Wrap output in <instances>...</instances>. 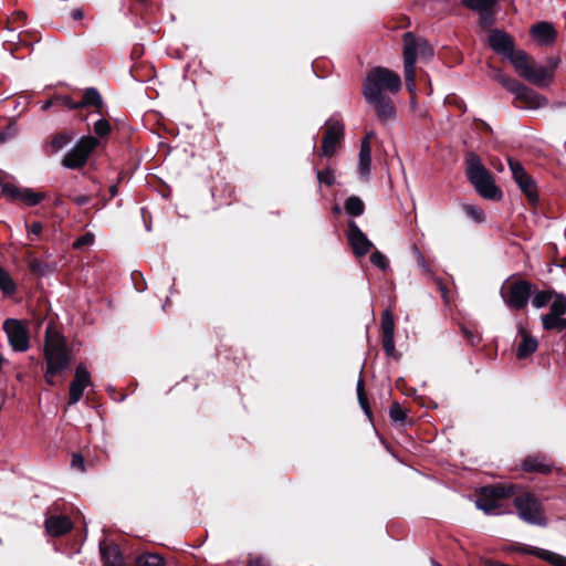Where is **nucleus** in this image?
Listing matches in <instances>:
<instances>
[{
    "label": "nucleus",
    "mask_w": 566,
    "mask_h": 566,
    "mask_svg": "<svg viewBox=\"0 0 566 566\" xmlns=\"http://www.w3.org/2000/svg\"><path fill=\"white\" fill-rule=\"evenodd\" d=\"M52 103H53L52 101H45V102L41 105V109H42V111H44V112H45V111H48V109H50V107L52 106Z\"/></svg>",
    "instance_id": "55"
},
{
    "label": "nucleus",
    "mask_w": 566,
    "mask_h": 566,
    "mask_svg": "<svg viewBox=\"0 0 566 566\" xmlns=\"http://www.w3.org/2000/svg\"><path fill=\"white\" fill-rule=\"evenodd\" d=\"M514 505L522 521L537 526H545L547 524L543 504L535 494L524 492L517 495L514 499Z\"/></svg>",
    "instance_id": "4"
},
{
    "label": "nucleus",
    "mask_w": 566,
    "mask_h": 566,
    "mask_svg": "<svg viewBox=\"0 0 566 566\" xmlns=\"http://www.w3.org/2000/svg\"><path fill=\"white\" fill-rule=\"evenodd\" d=\"M496 2L497 0H462L467 8L481 12L485 22L492 20V9Z\"/></svg>",
    "instance_id": "25"
},
{
    "label": "nucleus",
    "mask_w": 566,
    "mask_h": 566,
    "mask_svg": "<svg viewBox=\"0 0 566 566\" xmlns=\"http://www.w3.org/2000/svg\"><path fill=\"white\" fill-rule=\"evenodd\" d=\"M496 78L509 92L513 93L516 98L524 101L530 108H539L548 104V101L544 96L512 77L497 74Z\"/></svg>",
    "instance_id": "8"
},
{
    "label": "nucleus",
    "mask_w": 566,
    "mask_h": 566,
    "mask_svg": "<svg viewBox=\"0 0 566 566\" xmlns=\"http://www.w3.org/2000/svg\"><path fill=\"white\" fill-rule=\"evenodd\" d=\"M116 192H117V187H116V186H112V187H111V193H112V196H115V195H116Z\"/></svg>",
    "instance_id": "57"
},
{
    "label": "nucleus",
    "mask_w": 566,
    "mask_h": 566,
    "mask_svg": "<svg viewBox=\"0 0 566 566\" xmlns=\"http://www.w3.org/2000/svg\"><path fill=\"white\" fill-rule=\"evenodd\" d=\"M73 523L65 515H52L45 520L46 532L52 536H62L70 532Z\"/></svg>",
    "instance_id": "20"
},
{
    "label": "nucleus",
    "mask_w": 566,
    "mask_h": 566,
    "mask_svg": "<svg viewBox=\"0 0 566 566\" xmlns=\"http://www.w3.org/2000/svg\"><path fill=\"white\" fill-rule=\"evenodd\" d=\"M0 290L7 295L13 294L17 290L15 283L2 266H0Z\"/></svg>",
    "instance_id": "33"
},
{
    "label": "nucleus",
    "mask_w": 566,
    "mask_h": 566,
    "mask_svg": "<svg viewBox=\"0 0 566 566\" xmlns=\"http://www.w3.org/2000/svg\"><path fill=\"white\" fill-rule=\"evenodd\" d=\"M359 405L368 418L371 417V412L368 406L367 397L358 398Z\"/></svg>",
    "instance_id": "49"
},
{
    "label": "nucleus",
    "mask_w": 566,
    "mask_h": 566,
    "mask_svg": "<svg viewBox=\"0 0 566 566\" xmlns=\"http://www.w3.org/2000/svg\"><path fill=\"white\" fill-rule=\"evenodd\" d=\"M441 291H442V295L446 296V293H447L446 289L442 287Z\"/></svg>",
    "instance_id": "60"
},
{
    "label": "nucleus",
    "mask_w": 566,
    "mask_h": 566,
    "mask_svg": "<svg viewBox=\"0 0 566 566\" xmlns=\"http://www.w3.org/2000/svg\"><path fill=\"white\" fill-rule=\"evenodd\" d=\"M27 228H28V238L31 241H33L35 238H38L43 231L42 223L38 222V221L31 223L30 226L27 224Z\"/></svg>",
    "instance_id": "45"
},
{
    "label": "nucleus",
    "mask_w": 566,
    "mask_h": 566,
    "mask_svg": "<svg viewBox=\"0 0 566 566\" xmlns=\"http://www.w3.org/2000/svg\"><path fill=\"white\" fill-rule=\"evenodd\" d=\"M489 44L495 52L506 56L514 51V44L511 36L497 29H493L489 32Z\"/></svg>",
    "instance_id": "17"
},
{
    "label": "nucleus",
    "mask_w": 566,
    "mask_h": 566,
    "mask_svg": "<svg viewBox=\"0 0 566 566\" xmlns=\"http://www.w3.org/2000/svg\"><path fill=\"white\" fill-rule=\"evenodd\" d=\"M334 211H335L336 213H338V212H340V208H339L338 206H336V207H334Z\"/></svg>",
    "instance_id": "59"
},
{
    "label": "nucleus",
    "mask_w": 566,
    "mask_h": 566,
    "mask_svg": "<svg viewBox=\"0 0 566 566\" xmlns=\"http://www.w3.org/2000/svg\"><path fill=\"white\" fill-rule=\"evenodd\" d=\"M20 190H21V188H18V187H15L14 185H11V184L1 185V192L6 197H9V198H11L13 200H18L19 199Z\"/></svg>",
    "instance_id": "42"
},
{
    "label": "nucleus",
    "mask_w": 566,
    "mask_h": 566,
    "mask_svg": "<svg viewBox=\"0 0 566 566\" xmlns=\"http://www.w3.org/2000/svg\"><path fill=\"white\" fill-rule=\"evenodd\" d=\"M518 331L522 336V340L517 346L516 355L520 359H524L537 349L538 343L537 339L528 335L522 326L518 327Z\"/></svg>",
    "instance_id": "24"
},
{
    "label": "nucleus",
    "mask_w": 566,
    "mask_h": 566,
    "mask_svg": "<svg viewBox=\"0 0 566 566\" xmlns=\"http://www.w3.org/2000/svg\"><path fill=\"white\" fill-rule=\"evenodd\" d=\"M102 104H103L102 96H101L99 92L94 87L86 88L83 94L82 101H80L81 108L87 107V106H95V107L99 108L102 106Z\"/></svg>",
    "instance_id": "29"
},
{
    "label": "nucleus",
    "mask_w": 566,
    "mask_h": 566,
    "mask_svg": "<svg viewBox=\"0 0 566 566\" xmlns=\"http://www.w3.org/2000/svg\"><path fill=\"white\" fill-rule=\"evenodd\" d=\"M99 549L104 566H123L124 558L117 545L101 544Z\"/></svg>",
    "instance_id": "22"
},
{
    "label": "nucleus",
    "mask_w": 566,
    "mask_h": 566,
    "mask_svg": "<svg viewBox=\"0 0 566 566\" xmlns=\"http://www.w3.org/2000/svg\"><path fill=\"white\" fill-rule=\"evenodd\" d=\"M463 211L475 222H482L484 220V212L481 208L474 205H464Z\"/></svg>",
    "instance_id": "38"
},
{
    "label": "nucleus",
    "mask_w": 566,
    "mask_h": 566,
    "mask_svg": "<svg viewBox=\"0 0 566 566\" xmlns=\"http://www.w3.org/2000/svg\"><path fill=\"white\" fill-rule=\"evenodd\" d=\"M71 17L74 20H82L84 17V12L81 9H74L71 13Z\"/></svg>",
    "instance_id": "54"
},
{
    "label": "nucleus",
    "mask_w": 566,
    "mask_h": 566,
    "mask_svg": "<svg viewBox=\"0 0 566 566\" xmlns=\"http://www.w3.org/2000/svg\"><path fill=\"white\" fill-rule=\"evenodd\" d=\"M420 56L421 59L429 60L433 55V49L427 41H416V57Z\"/></svg>",
    "instance_id": "37"
},
{
    "label": "nucleus",
    "mask_w": 566,
    "mask_h": 566,
    "mask_svg": "<svg viewBox=\"0 0 566 566\" xmlns=\"http://www.w3.org/2000/svg\"><path fill=\"white\" fill-rule=\"evenodd\" d=\"M3 331L8 337L9 345L14 352H27L30 347V336L27 325L15 318H7L3 322Z\"/></svg>",
    "instance_id": "9"
},
{
    "label": "nucleus",
    "mask_w": 566,
    "mask_h": 566,
    "mask_svg": "<svg viewBox=\"0 0 566 566\" xmlns=\"http://www.w3.org/2000/svg\"><path fill=\"white\" fill-rule=\"evenodd\" d=\"M29 266H30L31 271L36 273V274H40V275L45 274L46 265L43 264L42 262H40L36 259L31 260L29 262Z\"/></svg>",
    "instance_id": "46"
},
{
    "label": "nucleus",
    "mask_w": 566,
    "mask_h": 566,
    "mask_svg": "<svg viewBox=\"0 0 566 566\" xmlns=\"http://www.w3.org/2000/svg\"><path fill=\"white\" fill-rule=\"evenodd\" d=\"M316 178L319 184H325L327 186H332L335 182V178L329 169L324 171L316 170Z\"/></svg>",
    "instance_id": "43"
},
{
    "label": "nucleus",
    "mask_w": 566,
    "mask_h": 566,
    "mask_svg": "<svg viewBox=\"0 0 566 566\" xmlns=\"http://www.w3.org/2000/svg\"><path fill=\"white\" fill-rule=\"evenodd\" d=\"M531 35L539 45H549L556 39V31L552 23L542 21L531 28Z\"/></svg>",
    "instance_id": "19"
},
{
    "label": "nucleus",
    "mask_w": 566,
    "mask_h": 566,
    "mask_svg": "<svg viewBox=\"0 0 566 566\" xmlns=\"http://www.w3.org/2000/svg\"><path fill=\"white\" fill-rule=\"evenodd\" d=\"M566 295L557 293L552 300L549 312L541 317L542 327L544 331H556L563 334V339L566 343Z\"/></svg>",
    "instance_id": "5"
},
{
    "label": "nucleus",
    "mask_w": 566,
    "mask_h": 566,
    "mask_svg": "<svg viewBox=\"0 0 566 566\" xmlns=\"http://www.w3.org/2000/svg\"><path fill=\"white\" fill-rule=\"evenodd\" d=\"M416 252H417V260H418L419 265H420L423 270L429 271V266H428V264L426 263L424 258L422 256V254L420 253V251L416 249Z\"/></svg>",
    "instance_id": "51"
},
{
    "label": "nucleus",
    "mask_w": 566,
    "mask_h": 566,
    "mask_svg": "<svg viewBox=\"0 0 566 566\" xmlns=\"http://www.w3.org/2000/svg\"><path fill=\"white\" fill-rule=\"evenodd\" d=\"M532 295V284L527 281H517L511 284L505 303L514 310L524 308Z\"/></svg>",
    "instance_id": "12"
},
{
    "label": "nucleus",
    "mask_w": 566,
    "mask_h": 566,
    "mask_svg": "<svg viewBox=\"0 0 566 566\" xmlns=\"http://www.w3.org/2000/svg\"><path fill=\"white\" fill-rule=\"evenodd\" d=\"M403 65L406 86L410 93H415L416 38L411 32L403 35Z\"/></svg>",
    "instance_id": "10"
},
{
    "label": "nucleus",
    "mask_w": 566,
    "mask_h": 566,
    "mask_svg": "<svg viewBox=\"0 0 566 566\" xmlns=\"http://www.w3.org/2000/svg\"><path fill=\"white\" fill-rule=\"evenodd\" d=\"M515 491L516 486L513 484L485 486L482 489L481 496L475 501V505L489 515L501 514L499 501L513 495Z\"/></svg>",
    "instance_id": "6"
},
{
    "label": "nucleus",
    "mask_w": 566,
    "mask_h": 566,
    "mask_svg": "<svg viewBox=\"0 0 566 566\" xmlns=\"http://www.w3.org/2000/svg\"><path fill=\"white\" fill-rule=\"evenodd\" d=\"M99 142L93 136L80 138L76 144L65 154L62 165L67 169L82 168Z\"/></svg>",
    "instance_id": "7"
},
{
    "label": "nucleus",
    "mask_w": 566,
    "mask_h": 566,
    "mask_svg": "<svg viewBox=\"0 0 566 566\" xmlns=\"http://www.w3.org/2000/svg\"><path fill=\"white\" fill-rule=\"evenodd\" d=\"M326 130L322 142L321 156L331 157L333 156L343 137H344V125L336 118H329L325 123Z\"/></svg>",
    "instance_id": "11"
},
{
    "label": "nucleus",
    "mask_w": 566,
    "mask_h": 566,
    "mask_svg": "<svg viewBox=\"0 0 566 566\" xmlns=\"http://www.w3.org/2000/svg\"><path fill=\"white\" fill-rule=\"evenodd\" d=\"M347 240L353 249V253L358 258L366 255L373 248V242L355 221L348 222Z\"/></svg>",
    "instance_id": "15"
},
{
    "label": "nucleus",
    "mask_w": 566,
    "mask_h": 566,
    "mask_svg": "<svg viewBox=\"0 0 566 566\" xmlns=\"http://www.w3.org/2000/svg\"><path fill=\"white\" fill-rule=\"evenodd\" d=\"M73 134L70 132H62L55 134L48 144V150L52 154L60 151L73 140Z\"/></svg>",
    "instance_id": "28"
},
{
    "label": "nucleus",
    "mask_w": 566,
    "mask_h": 566,
    "mask_svg": "<svg viewBox=\"0 0 566 566\" xmlns=\"http://www.w3.org/2000/svg\"><path fill=\"white\" fill-rule=\"evenodd\" d=\"M71 465H72L73 469H76V470H78L81 472L85 471L84 458L81 454H78V453L73 454L72 461H71Z\"/></svg>",
    "instance_id": "47"
},
{
    "label": "nucleus",
    "mask_w": 566,
    "mask_h": 566,
    "mask_svg": "<svg viewBox=\"0 0 566 566\" xmlns=\"http://www.w3.org/2000/svg\"><path fill=\"white\" fill-rule=\"evenodd\" d=\"M365 101L376 109L377 117L381 122H388L396 117V108L390 97L378 96L371 98L364 96Z\"/></svg>",
    "instance_id": "16"
},
{
    "label": "nucleus",
    "mask_w": 566,
    "mask_h": 566,
    "mask_svg": "<svg viewBox=\"0 0 566 566\" xmlns=\"http://www.w3.org/2000/svg\"><path fill=\"white\" fill-rule=\"evenodd\" d=\"M136 566H164V559L158 554H143L136 558Z\"/></svg>",
    "instance_id": "34"
},
{
    "label": "nucleus",
    "mask_w": 566,
    "mask_h": 566,
    "mask_svg": "<svg viewBox=\"0 0 566 566\" xmlns=\"http://www.w3.org/2000/svg\"><path fill=\"white\" fill-rule=\"evenodd\" d=\"M555 66L556 64H554L552 67H547L533 63L528 72L524 75V78L537 86H546L553 78Z\"/></svg>",
    "instance_id": "18"
},
{
    "label": "nucleus",
    "mask_w": 566,
    "mask_h": 566,
    "mask_svg": "<svg viewBox=\"0 0 566 566\" xmlns=\"http://www.w3.org/2000/svg\"><path fill=\"white\" fill-rule=\"evenodd\" d=\"M74 202L77 203L78 206H84L86 203H88L90 201V197L87 196H75L73 198Z\"/></svg>",
    "instance_id": "52"
},
{
    "label": "nucleus",
    "mask_w": 566,
    "mask_h": 566,
    "mask_svg": "<svg viewBox=\"0 0 566 566\" xmlns=\"http://www.w3.org/2000/svg\"><path fill=\"white\" fill-rule=\"evenodd\" d=\"M44 358L46 360L45 380L54 385L53 378L69 368L71 355L64 336L51 324L45 329Z\"/></svg>",
    "instance_id": "1"
},
{
    "label": "nucleus",
    "mask_w": 566,
    "mask_h": 566,
    "mask_svg": "<svg viewBox=\"0 0 566 566\" xmlns=\"http://www.w3.org/2000/svg\"><path fill=\"white\" fill-rule=\"evenodd\" d=\"M465 172L468 179L481 197L490 200H500L502 198V191L495 185L492 175L476 154L469 153L467 155Z\"/></svg>",
    "instance_id": "2"
},
{
    "label": "nucleus",
    "mask_w": 566,
    "mask_h": 566,
    "mask_svg": "<svg viewBox=\"0 0 566 566\" xmlns=\"http://www.w3.org/2000/svg\"><path fill=\"white\" fill-rule=\"evenodd\" d=\"M509 166L512 176L515 182L518 185L520 189L526 195L531 202H535L537 200V195L533 179L526 174L523 166L518 161L510 158Z\"/></svg>",
    "instance_id": "13"
},
{
    "label": "nucleus",
    "mask_w": 566,
    "mask_h": 566,
    "mask_svg": "<svg viewBox=\"0 0 566 566\" xmlns=\"http://www.w3.org/2000/svg\"><path fill=\"white\" fill-rule=\"evenodd\" d=\"M370 262L373 263V265H375L376 268H378L382 271H387L389 269L388 258L378 250H376L371 253Z\"/></svg>",
    "instance_id": "36"
},
{
    "label": "nucleus",
    "mask_w": 566,
    "mask_h": 566,
    "mask_svg": "<svg viewBox=\"0 0 566 566\" xmlns=\"http://www.w3.org/2000/svg\"><path fill=\"white\" fill-rule=\"evenodd\" d=\"M530 553L553 566H566V556L560 555L558 553L538 547L532 548Z\"/></svg>",
    "instance_id": "26"
},
{
    "label": "nucleus",
    "mask_w": 566,
    "mask_h": 566,
    "mask_svg": "<svg viewBox=\"0 0 566 566\" xmlns=\"http://www.w3.org/2000/svg\"><path fill=\"white\" fill-rule=\"evenodd\" d=\"M374 136H375V133H374V132H369V133H367V135L365 136V138H364V139H367V142L370 144V142H369V140H370V138H373Z\"/></svg>",
    "instance_id": "56"
},
{
    "label": "nucleus",
    "mask_w": 566,
    "mask_h": 566,
    "mask_svg": "<svg viewBox=\"0 0 566 566\" xmlns=\"http://www.w3.org/2000/svg\"><path fill=\"white\" fill-rule=\"evenodd\" d=\"M522 468L526 472H538L547 474L552 471V465L546 462L543 455H530L524 459Z\"/></svg>",
    "instance_id": "23"
},
{
    "label": "nucleus",
    "mask_w": 566,
    "mask_h": 566,
    "mask_svg": "<svg viewBox=\"0 0 566 566\" xmlns=\"http://www.w3.org/2000/svg\"><path fill=\"white\" fill-rule=\"evenodd\" d=\"M57 101H61L63 105H65L70 109H77L80 107V102H74L70 96H59Z\"/></svg>",
    "instance_id": "48"
},
{
    "label": "nucleus",
    "mask_w": 566,
    "mask_h": 566,
    "mask_svg": "<svg viewBox=\"0 0 566 566\" xmlns=\"http://www.w3.org/2000/svg\"><path fill=\"white\" fill-rule=\"evenodd\" d=\"M555 294H557V292L554 290L538 291L533 295L532 305L535 308H543L554 298Z\"/></svg>",
    "instance_id": "32"
},
{
    "label": "nucleus",
    "mask_w": 566,
    "mask_h": 566,
    "mask_svg": "<svg viewBox=\"0 0 566 566\" xmlns=\"http://www.w3.org/2000/svg\"><path fill=\"white\" fill-rule=\"evenodd\" d=\"M249 566H270L263 557H255L249 562Z\"/></svg>",
    "instance_id": "50"
},
{
    "label": "nucleus",
    "mask_w": 566,
    "mask_h": 566,
    "mask_svg": "<svg viewBox=\"0 0 566 566\" xmlns=\"http://www.w3.org/2000/svg\"><path fill=\"white\" fill-rule=\"evenodd\" d=\"M6 138L4 136L0 135V143L3 142Z\"/></svg>",
    "instance_id": "61"
},
{
    "label": "nucleus",
    "mask_w": 566,
    "mask_h": 566,
    "mask_svg": "<svg viewBox=\"0 0 566 566\" xmlns=\"http://www.w3.org/2000/svg\"><path fill=\"white\" fill-rule=\"evenodd\" d=\"M382 336H395V322L390 310H386L381 316Z\"/></svg>",
    "instance_id": "35"
},
{
    "label": "nucleus",
    "mask_w": 566,
    "mask_h": 566,
    "mask_svg": "<svg viewBox=\"0 0 566 566\" xmlns=\"http://www.w3.org/2000/svg\"><path fill=\"white\" fill-rule=\"evenodd\" d=\"M382 347L387 356L395 357L397 355L395 336H382Z\"/></svg>",
    "instance_id": "40"
},
{
    "label": "nucleus",
    "mask_w": 566,
    "mask_h": 566,
    "mask_svg": "<svg viewBox=\"0 0 566 566\" xmlns=\"http://www.w3.org/2000/svg\"><path fill=\"white\" fill-rule=\"evenodd\" d=\"M431 565H432V566H442L441 564H439L438 562H436V560H433V559L431 560Z\"/></svg>",
    "instance_id": "58"
},
{
    "label": "nucleus",
    "mask_w": 566,
    "mask_h": 566,
    "mask_svg": "<svg viewBox=\"0 0 566 566\" xmlns=\"http://www.w3.org/2000/svg\"><path fill=\"white\" fill-rule=\"evenodd\" d=\"M509 57L516 72L524 77L533 64V62L530 61L528 55L523 51H513Z\"/></svg>",
    "instance_id": "27"
},
{
    "label": "nucleus",
    "mask_w": 566,
    "mask_h": 566,
    "mask_svg": "<svg viewBox=\"0 0 566 566\" xmlns=\"http://www.w3.org/2000/svg\"><path fill=\"white\" fill-rule=\"evenodd\" d=\"M45 198V195L43 192H35L30 188H21L19 199L28 207H34L39 205L43 199Z\"/></svg>",
    "instance_id": "30"
},
{
    "label": "nucleus",
    "mask_w": 566,
    "mask_h": 566,
    "mask_svg": "<svg viewBox=\"0 0 566 566\" xmlns=\"http://www.w3.org/2000/svg\"><path fill=\"white\" fill-rule=\"evenodd\" d=\"M389 416L395 422H402L406 420V411L398 402H394L389 408Z\"/></svg>",
    "instance_id": "39"
},
{
    "label": "nucleus",
    "mask_w": 566,
    "mask_h": 566,
    "mask_svg": "<svg viewBox=\"0 0 566 566\" xmlns=\"http://www.w3.org/2000/svg\"><path fill=\"white\" fill-rule=\"evenodd\" d=\"M357 397H366L365 395V390H364V382L361 379H358V382H357Z\"/></svg>",
    "instance_id": "53"
},
{
    "label": "nucleus",
    "mask_w": 566,
    "mask_h": 566,
    "mask_svg": "<svg viewBox=\"0 0 566 566\" xmlns=\"http://www.w3.org/2000/svg\"><path fill=\"white\" fill-rule=\"evenodd\" d=\"M91 376L87 368L80 364L75 369L74 379L70 384L69 406L77 403L83 397L86 387L91 386Z\"/></svg>",
    "instance_id": "14"
},
{
    "label": "nucleus",
    "mask_w": 566,
    "mask_h": 566,
    "mask_svg": "<svg viewBox=\"0 0 566 566\" xmlns=\"http://www.w3.org/2000/svg\"><path fill=\"white\" fill-rule=\"evenodd\" d=\"M400 75L387 67H373L363 81V96L376 98L385 93L396 94L401 90Z\"/></svg>",
    "instance_id": "3"
},
{
    "label": "nucleus",
    "mask_w": 566,
    "mask_h": 566,
    "mask_svg": "<svg viewBox=\"0 0 566 566\" xmlns=\"http://www.w3.org/2000/svg\"><path fill=\"white\" fill-rule=\"evenodd\" d=\"M370 166H371V147L367 139H363L360 144V149L358 154V174L359 176L367 180L370 175Z\"/></svg>",
    "instance_id": "21"
},
{
    "label": "nucleus",
    "mask_w": 566,
    "mask_h": 566,
    "mask_svg": "<svg viewBox=\"0 0 566 566\" xmlns=\"http://www.w3.org/2000/svg\"><path fill=\"white\" fill-rule=\"evenodd\" d=\"M345 210L349 216L359 217L365 211V205L359 197L350 196L345 201Z\"/></svg>",
    "instance_id": "31"
},
{
    "label": "nucleus",
    "mask_w": 566,
    "mask_h": 566,
    "mask_svg": "<svg viewBox=\"0 0 566 566\" xmlns=\"http://www.w3.org/2000/svg\"><path fill=\"white\" fill-rule=\"evenodd\" d=\"M94 242V235L90 232L76 239L73 243L74 249H83L86 245H91Z\"/></svg>",
    "instance_id": "44"
},
{
    "label": "nucleus",
    "mask_w": 566,
    "mask_h": 566,
    "mask_svg": "<svg viewBox=\"0 0 566 566\" xmlns=\"http://www.w3.org/2000/svg\"><path fill=\"white\" fill-rule=\"evenodd\" d=\"M94 132L101 137L106 136L111 132V125L106 119L101 118L95 122Z\"/></svg>",
    "instance_id": "41"
}]
</instances>
